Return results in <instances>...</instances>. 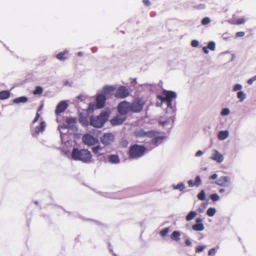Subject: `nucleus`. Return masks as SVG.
<instances>
[{
  "mask_svg": "<svg viewBox=\"0 0 256 256\" xmlns=\"http://www.w3.org/2000/svg\"><path fill=\"white\" fill-rule=\"evenodd\" d=\"M188 184L189 186L192 187L194 186V184L192 180H190L188 181Z\"/></svg>",
  "mask_w": 256,
  "mask_h": 256,
  "instance_id": "nucleus-52",
  "label": "nucleus"
},
{
  "mask_svg": "<svg viewBox=\"0 0 256 256\" xmlns=\"http://www.w3.org/2000/svg\"><path fill=\"white\" fill-rule=\"evenodd\" d=\"M210 22V19L208 17H206V18H204L202 20V24L203 25H206V24H209Z\"/></svg>",
  "mask_w": 256,
  "mask_h": 256,
  "instance_id": "nucleus-40",
  "label": "nucleus"
},
{
  "mask_svg": "<svg viewBox=\"0 0 256 256\" xmlns=\"http://www.w3.org/2000/svg\"><path fill=\"white\" fill-rule=\"evenodd\" d=\"M148 133L149 131L144 132L142 129H139L134 131V134L135 137L138 138H143L145 136H147L148 138Z\"/></svg>",
  "mask_w": 256,
  "mask_h": 256,
  "instance_id": "nucleus-17",
  "label": "nucleus"
},
{
  "mask_svg": "<svg viewBox=\"0 0 256 256\" xmlns=\"http://www.w3.org/2000/svg\"><path fill=\"white\" fill-rule=\"evenodd\" d=\"M214 252H215V249L214 248H211L208 251V255L210 256V255H212V254H214Z\"/></svg>",
  "mask_w": 256,
  "mask_h": 256,
  "instance_id": "nucleus-51",
  "label": "nucleus"
},
{
  "mask_svg": "<svg viewBox=\"0 0 256 256\" xmlns=\"http://www.w3.org/2000/svg\"><path fill=\"white\" fill-rule=\"evenodd\" d=\"M205 192L204 190H202L197 196L198 198L201 200H203L205 199Z\"/></svg>",
  "mask_w": 256,
  "mask_h": 256,
  "instance_id": "nucleus-33",
  "label": "nucleus"
},
{
  "mask_svg": "<svg viewBox=\"0 0 256 256\" xmlns=\"http://www.w3.org/2000/svg\"><path fill=\"white\" fill-rule=\"evenodd\" d=\"M96 107L98 108H103L105 104L106 98L104 94L98 95L96 98Z\"/></svg>",
  "mask_w": 256,
  "mask_h": 256,
  "instance_id": "nucleus-15",
  "label": "nucleus"
},
{
  "mask_svg": "<svg viewBox=\"0 0 256 256\" xmlns=\"http://www.w3.org/2000/svg\"><path fill=\"white\" fill-rule=\"evenodd\" d=\"M244 32H239L236 33V37H242L244 36Z\"/></svg>",
  "mask_w": 256,
  "mask_h": 256,
  "instance_id": "nucleus-47",
  "label": "nucleus"
},
{
  "mask_svg": "<svg viewBox=\"0 0 256 256\" xmlns=\"http://www.w3.org/2000/svg\"><path fill=\"white\" fill-rule=\"evenodd\" d=\"M118 110L120 114L126 116L128 112H130V102L126 101L120 102L118 106Z\"/></svg>",
  "mask_w": 256,
  "mask_h": 256,
  "instance_id": "nucleus-8",
  "label": "nucleus"
},
{
  "mask_svg": "<svg viewBox=\"0 0 256 256\" xmlns=\"http://www.w3.org/2000/svg\"><path fill=\"white\" fill-rule=\"evenodd\" d=\"M174 189H178L182 191L185 188V186L182 182L178 184L176 186H174Z\"/></svg>",
  "mask_w": 256,
  "mask_h": 256,
  "instance_id": "nucleus-31",
  "label": "nucleus"
},
{
  "mask_svg": "<svg viewBox=\"0 0 256 256\" xmlns=\"http://www.w3.org/2000/svg\"><path fill=\"white\" fill-rule=\"evenodd\" d=\"M10 96V92L8 90H2L0 92V100H4Z\"/></svg>",
  "mask_w": 256,
  "mask_h": 256,
  "instance_id": "nucleus-25",
  "label": "nucleus"
},
{
  "mask_svg": "<svg viewBox=\"0 0 256 256\" xmlns=\"http://www.w3.org/2000/svg\"><path fill=\"white\" fill-rule=\"evenodd\" d=\"M216 213V209H208L206 212L207 214L210 216H212Z\"/></svg>",
  "mask_w": 256,
  "mask_h": 256,
  "instance_id": "nucleus-38",
  "label": "nucleus"
},
{
  "mask_svg": "<svg viewBox=\"0 0 256 256\" xmlns=\"http://www.w3.org/2000/svg\"><path fill=\"white\" fill-rule=\"evenodd\" d=\"M191 46L193 47H196L198 46V42L197 40H192L191 42Z\"/></svg>",
  "mask_w": 256,
  "mask_h": 256,
  "instance_id": "nucleus-46",
  "label": "nucleus"
},
{
  "mask_svg": "<svg viewBox=\"0 0 256 256\" xmlns=\"http://www.w3.org/2000/svg\"><path fill=\"white\" fill-rule=\"evenodd\" d=\"M185 244H186V246H190L191 245V242L190 240L188 239H187L186 240V242H185Z\"/></svg>",
  "mask_w": 256,
  "mask_h": 256,
  "instance_id": "nucleus-53",
  "label": "nucleus"
},
{
  "mask_svg": "<svg viewBox=\"0 0 256 256\" xmlns=\"http://www.w3.org/2000/svg\"><path fill=\"white\" fill-rule=\"evenodd\" d=\"M220 186H228L230 184V178L227 176H221L216 182Z\"/></svg>",
  "mask_w": 256,
  "mask_h": 256,
  "instance_id": "nucleus-13",
  "label": "nucleus"
},
{
  "mask_svg": "<svg viewBox=\"0 0 256 256\" xmlns=\"http://www.w3.org/2000/svg\"><path fill=\"white\" fill-rule=\"evenodd\" d=\"M216 44L214 42H210L208 44V48L212 50H214L215 49Z\"/></svg>",
  "mask_w": 256,
  "mask_h": 256,
  "instance_id": "nucleus-35",
  "label": "nucleus"
},
{
  "mask_svg": "<svg viewBox=\"0 0 256 256\" xmlns=\"http://www.w3.org/2000/svg\"><path fill=\"white\" fill-rule=\"evenodd\" d=\"M120 146L124 148H126L128 144V142L126 140H122L120 142Z\"/></svg>",
  "mask_w": 256,
  "mask_h": 256,
  "instance_id": "nucleus-41",
  "label": "nucleus"
},
{
  "mask_svg": "<svg viewBox=\"0 0 256 256\" xmlns=\"http://www.w3.org/2000/svg\"><path fill=\"white\" fill-rule=\"evenodd\" d=\"M108 162L112 164H118L120 162V160L118 155L110 154L108 156Z\"/></svg>",
  "mask_w": 256,
  "mask_h": 256,
  "instance_id": "nucleus-23",
  "label": "nucleus"
},
{
  "mask_svg": "<svg viewBox=\"0 0 256 256\" xmlns=\"http://www.w3.org/2000/svg\"><path fill=\"white\" fill-rule=\"evenodd\" d=\"M180 233L178 231H174L170 236L172 240L179 241L180 240Z\"/></svg>",
  "mask_w": 256,
  "mask_h": 256,
  "instance_id": "nucleus-26",
  "label": "nucleus"
},
{
  "mask_svg": "<svg viewBox=\"0 0 256 256\" xmlns=\"http://www.w3.org/2000/svg\"><path fill=\"white\" fill-rule=\"evenodd\" d=\"M245 19L244 18H240L236 20V24H240L244 23Z\"/></svg>",
  "mask_w": 256,
  "mask_h": 256,
  "instance_id": "nucleus-45",
  "label": "nucleus"
},
{
  "mask_svg": "<svg viewBox=\"0 0 256 256\" xmlns=\"http://www.w3.org/2000/svg\"><path fill=\"white\" fill-rule=\"evenodd\" d=\"M80 122L82 123L84 126H88V122L86 120V117H83L80 119Z\"/></svg>",
  "mask_w": 256,
  "mask_h": 256,
  "instance_id": "nucleus-37",
  "label": "nucleus"
},
{
  "mask_svg": "<svg viewBox=\"0 0 256 256\" xmlns=\"http://www.w3.org/2000/svg\"><path fill=\"white\" fill-rule=\"evenodd\" d=\"M169 231L170 228H166L160 232V234L162 236L164 237L166 236Z\"/></svg>",
  "mask_w": 256,
  "mask_h": 256,
  "instance_id": "nucleus-32",
  "label": "nucleus"
},
{
  "mask_svg": "<svg viewBox=\"0 0 256 256\" xmlns=\"http://www.w3.org/2000/svg\"><path fill=\"white\" fill-rule=\"evenodd\" d=\"M202 220L201 218H197L196 222L197 224H194L192 226V228L196 231H202L204 230V226L201 223Z\"/></svg>",
  "mask_w": 256,
  "mask_h": 256,
  "instance_id": "nucleus-18",
  "label": "nucleus"
},
{
  "mask_svg": "<svg viewBox=\"0 0 256 256\" xmlns=\"http://www.w3.org/2000/svg\"><path fill=\"white\" fill-rule=\"evenodd\" d=\"M158 99L160 100V106L162 104L166 102L168 108H172V101L173 99H176V94L175 92L171 90H163L160 95L156 96Z\"/></svg>",
  "mask_w": 256,
  "mask_h": 256,
  "instance_id": "nucleus-2",
  "label": "nucleus"
},
{
  "mask_svg": "<svg viewBox=\"0 0 256 256\" xmlns=\"http://www.w3.org/2000/svg\"><path fill=\"white\" fill-rule=\"evenodd\" d=\"M66 122L70 127H72L76 122V118H75L68 117L66 118Z\"/></svg>",
  "mask_w": 256,
  "mask_h": 256,
  "instance_id": "nucleus-24",
  "label": "nucleus"
},
{
  "mask_svg": "<svg viewBox=\"0 0 256 256\" xmlns=\"http://www.w3.org/2000/svg\"><path fill=\"white\" fill-rule=\"evenodd\" d=\"M254 81V80L252 78H251L249 79L248 80L247 82L248 84H252Z\"/></svg>",
  "mask_w": 256,
  "mask_h": 256,
  "instance_id": "nucleus-55",
  "label": "nucleus"
},
{
  "mask_svg": "<svg viewBox=\"0 0 256 256\" xmlns=\"http://www.w3.org/2000/svg\"><path fill=\"white\" fill-rule=\"evenodd\" d=\"M72 158L75 160L89 163L92 161V155L88 150L74 148L72 152Z\"/></svg>",
  "mask_w": 256,
  "mask_h": 256,
  "instance_id": "nucleus-1",
  "label": "nucleus"
},
{
  "mask_svg": "<svg viewBox=\"0 0 256 256\" xmlns=\"http://www.w3.org/2000/svg\"><path fill=\"white\" fill-rule=\"evenodd\" d=\"M130 94L128 88L124 86H121L117 90L114 96L116 98H122L129 96Z\"/></svg>",
  "mask_w": 256,
  "mask_h": 256,
  "instance_id": "nucleus-7",
  "label": "nucleus"
},
{
  "mask_svg": "<svg viewBox=\"0 0 256 256\" xmlns=\"http://www.w3.org/2000/svg\"><path fill=\"white\" fill-rule=\"evenodd\" d=\"M210 198L214 202L219 200V196L216 194H210Z\"/></svg>",
  "mask_w": 256,
  "mask_h": 256,
  "instance_id": "nucleus-39",
  "label": "nucleus"
},
{
  "mask_svg": "<svg viewBox=\"0 0 256 256\" xmlns=\"http://www.w3.org/2000/svg\"><path fill=\"white\" fill-rule=\"evenodd\" d=\"M42 106H41L38 108V112H36V114L35 118H34L33 120V122H32L33 124H34L35 122H36L38 120V118H40V114L38 113V112L40 110L42 109Z\"/></svg>",
  "mask_w": 256,
  "mask_h": 256,
  "instance_id": "nucleus-34",
  "label": "nucleus"
},
{
  "mask_svg": "<svg viewBox=\"0 0 256 256\" xmlns=\"http://www.w3.org/2000/svg\"><path fill=\"white\" fill-rule=\"evenodd\" d=\"M230 112L228 108H224L222 110L220 114L222 116H226L230 114Z\"/></svg>",
  "mask_w": 256,
  "mask_h": 256,
  "instance_id": "nucleus-42",
  "label": "nucleus"
},
{
  "mask_svg": "<svg viewBox=\"0 0 256 256\" xmlns=\"http://www.w3.org/2000/svg\"><path fill=\"white\" fill-rule=\"evenodd\" d=\"M202 154H203V152L202 151L198 150L196 154V156H200L202 155Z\"/></svg>",
  "mask_w": 256,
  "mask_h": 256,
  "instance_id": "nucleus-54",
  "label": "nucleus"
},
{
  "mask_svg": "<svg viewBox=\"0 0 256 256\" xmlns=\"http://www.w3.org/2000/svg\"><path fill=\"white\" fill-rule=\"evenodd\" d=\"M108 115L106 112H102L96 116L90 118V124L96 128L102 127L107 120Z\"/></svg>",
  "mask_w": 256,
  "mask_h": 256,
  "instance_id": "nucleus-4",
  "label": "nucleus"
},
{
  "mask_svg": "<svg viewBox=\"0 0 256 256\" xmlns=\"http://www.w3.org/2000/svg\"><path fill=\"white\" fill-rule=\"evenodd\" d=\"M68 51L67 50H65L63 52H60L56 55V58L57 59L60 60H64L67 59V55L68 54Z\"/></svg>",
  "mask_w": 256,
  "mask_h": 256,
  "instance_id": "nucleus-20",
  "label": "nucleus"
},
{
  "mask_svg": "<svg viewBox=\"0 0 256 256\" xmlns=\"http://www.w3.org/2000/svg\"><path fill=\"white\" fill-rule=\"evenodd\" d=\"M148 138H152V142L155 146H158L162 141L164 138V136H160V132L157 131H149Z\"/></svg>",
  "mask_w": 256,
  "mask_h": 256,
  "instance_id": "nucleus-5",
  "label": "nucleus"
},
{
  "mask_svg": "<svg viewBox=\"0 0 256 256\" xmlns=\"http://www.w3.org/2000/svg\"><path fill=\"white\" fill-rule=\"evenodd\" d=\"M237 97L242 102L245 98L246 96L243 92L239 91L237 93Z\"/></svg>",
  "mask_w": 256,
  "mask_h": 256,
  "instance_id": "nucleus-30",
  "label": "nucleus"
},
{
  "mask_svg": "<svg viewBox=\"0 0 256 256\" xmlns=\"http://www.w3.org/2000/svg\"><path fill=\"white\" fill-rule=\"evenodd\" d=\"M116 90V88L113 86H106L102 88V92L104 94H110Z\"/></svg>",
  "mask_w": 256,
  "mask_h": 256,
  "instance_id": "nucleus-19",
  "label": "nucleus"
},
{
  "mask_svg": "<svg viewBox=\"0 0 256 256\" xmlns=\"http://www.w3.org/2000/svg\"><path fill=\"white\" fill-rule=\"evenodd\" d=\"M218 178V175L216 174H212L210 177V179H211V180H216V179Z\"/></svg>",
  "mask_w": 256,
  "mask_h": 256,
  "instance_id": "nucleus-50",
  "label": "nucleus"
},
{
  "mask_svg": "<svg viewBox=\"0 0 256 256\" xmlns=\"http://www.w3.org/2000/svg\"><path fill=\"white\" fill-rule=\"evenodd\" d=\"M126 116L119 113L116 116L110 120L112 125L116 126L122 124L126 119Z\"/></svg>",
  "mask_w": 256,
  "mask_h": 256,
  "instance_id": "nucleus-12",
  "label": "nucleus"
},
{
  "mask_svg": "<svg viewBox=\"0 0 256 256\" xmlns=\"http://www.w3.org/2000/svg\"><path fill=\"white\" fill-rule=\"evenodd\" d=\"M70 126H68V125L67 124H62V125H61L60 126V128L63 129V130L67 129Z\"/></svg>",
  "mask_w": 256,
  "mask_h": 256,
  "instance_id": "nucleus-49",
  "label": "nucleus"
},
{
  "mask_svg": "<svg viewBox=\"0 0 256 256\" xmlns=\"http://www.w3.org/2000/svg\"><path fill=\"white\" fill-rule=\"evenodd\" d=\"M142 2L146 6H149L150 4L149 0H142Z\"/></svg>",
  "mask_w": 256,
  "mask_h": 256,
  "instance_id": "nucleus-48",
  "label": "nucleus"
},
{
  "mask_svg": "<svg viewBox=\"0 0 256 256\" xmlns=\"http://www.w3.org/2000/svg\"><path fill=\"white\" fill-rule=\"evenodd\" d=\"M242 88V86L240 84H236L233 87L232 90L233 91H237L240 90Z\"/></svg>",
  "mask_w": 256,
  "mask_h": 256,
  "instance_id": "nucleus-43",
  "label": "nucleus"
},
{
  "mask_svg": "<svg viewBox=\"0 0 256 256\" xmlns=\"http://www.w3.org/2000/svg\"><path fill=\"white\" fill-rule=\"evenodd\" d=\"M196 212L194 211H191L186 216V220L187 221H190L192 220L196 216Z\"/></svg>",
  "mask_w": 256,
  "mask_h": 256,
  "instance_id": "nucleus-29",
  "label": "nucleus"
},
{
  "mask_svg": "<svg viewBox=\"0 0 256 256\" xmlns=\"http://www.w3.org/2000/svg\"><path fill=\"white\" fill-rule=\"evenodd\" d=\"M46 124L44 122L42 121L40 122V126H37L34 128V132L36 134H39L40 132H42L45 128Z\"/></svg>",
  "mask_w": 256,
  "mask_h": 256,
  "instance_id": "nucleus-22",
  "label": "nucleus"
},
{
  "mask_svg": "<svg viewBox=\"0 0 256 256\" xmlns=\"http://www.w3.org/2000/svg\"><path fill=\"white\" fill-rule=\"evenodd\" d=\"M78 56H82V52H78Z\"/></svg>",
  "mask_w": 256,
  "mask_h": 256,
  "instance_id": "nucleus-58",
  "label": "nucleus"
},
{
  "mask_svg": "<svg viewBox=\"0 0 256 256\" xmlns=\"http://www.w3.org/2000/svg\"><path fill=\"white\" fill-rule=\"evenodd\" d=\"M206 246H199L196 248V252H200L204 250Z\"/></svg>",
  "mask_w": 256,
  "mask_h": 256,
  "instance_id": "nucleus-44",
  "label": "nucleus"
},
{
  "mask_svg": "<svg viewBox=\"0 0 256 256\" xmlns=\"http://www.w3.org/2000/svg\"><path fill=\"white\" fill-rule=\"evenodd\" d=\"M43 92V88L40 86H37L35 88V90L33 91L32 94L34 95L40 94Z\"/></svg>",
  "mask_w": 256,
  "mask_h": 256,
  "instance_id": "nucleus-28",
  "label": "nucleus"
},
{
  "mask_svg": "<svg viewBox=\"0 0 256 256\" xmlns=\"http://www.w3.org/2000/svg\"><path fill=\"white\" fill-rule=\"evenodd\" d=\"M146 150L147 148L144 146L134 144L130 147L128 152L129 157L134 159L138 158L142 156Z\"/></svg>",
  "mask_w": 256,
  "mask_h": 256,
  "instance_id": "nucleus-3",
  "label": "nucleus"
},
{
  "mask_svg": "<svg viewBox=\"0 0 256 256\" xmlns=\"http://www.w3.org/2000/svg\"><path fill=\"white\" fill-rule=\"evenodd\" d=\"M211 158L218 162H221L224 160V157L217 150H214V153L211 156Z\"/></svg>",
  "mask_w": 256,
  "mask_h": 256,
  "instance_id": "nucleus-16",
  "label": "nucleus"
},
{
  "mask_svg": "<svg viewBox=\"0 0 256 256\" xmlns=\"http://www.w3.org/2000/svg\"><path fill=\"white\" fill-rule=\"evenodd\" d=\"M28 101V98L26 96H22L14 98L12 100L14 104H18L20 103H25Z\"/></svg>",
  "mask_w": 256,
  "mask_h": 256,
  "instance_id": "nucleus-21",
  "label": "nucleus"
},
{
  "mask_svg": "<svg viewBox=\"0 0 256 256\" xmlns=\"http://www.w3.org/2000/svg\"><path fill=\"white\" fill-rule=\"evenodd\" d=\"M225 192V190H224V188H220V189L219 190V192H220V193H223V192Z\"/></svg>",
  "mask_w": 256,
  "mask_h": 256,
  "instance_id": "nucleus-57",
  "label": "nucleus"
},
{
  "mask_svg": "<svg viewBox=\"0 0 256 256\" xmlns=\"http://www.w3.org/2000/svg\"><path fill=\"white\" fill-rule=\"evenodd\" d=\"M144 104V102L141 100L138 99L130 103V112H140Z\"/></svg>",
  "mask_w": 256,
  "mask_h": 256,
  "instance_id": "nucleus-6",
  "label": "nucleus"
},
{
  "mask_svg": "<svg viewBox=\"0 0 256 256\" xmlns=\"http://www.w3.org/2000/svg\"><path fill=\"white\" fill-rule=\"evenodd\" d=\"M82 142L88 146H94L98 143V140L93 136L89 134H86L82 138Z\"/></svg>",
  "mask_w": 256,
  "mask_h": 256,
  "instance_id": "nucleus-11",
  "label": "nucleus"
},
{
  "mask_svg": "<svg viewBox=\"0 0 256 256\" xmlns=\"http://www.w3.org/2000/svg\"><path fill=\"white\" fill-rule=\"evenodd\" d=\"M92 151L94 154L98 158H104L107 152L104 147L100 145L93 147Z\"/></svg>",
  "mask_w": 256,
  "mask_h": 256,
  "instance_id": "nucleus-9",
  "label": "nucleus"
},
{
  "mask_svg": "<svg viewBox=\"0 0 256 256\" xmlns=\"http://www.w3.org/2000/svg\"><path fill=\"white\" fill-rule=\"evenodd\" d=\"M228 136V131H220L218 134V138L220 140H224Z\"/></svg>",
  "mask_w": 256,
  "mask_h": 256,
  "instance_id": "nucleus-27",
  "label": "nucleus"
},
{
  "mask_svg": "<svg viewBox=\"0 0 256 256\" xmlns=\"http://www.w3.org/2000/svg\"><path fill=\"white\" fill-rule=\"evenodd\" d=\"M253 79L256 80V75L252 77Z\"/></svg>",
  "mask_w": 256,
  "mask_h": 256,
  "instance_id": "nucleus-59",
  "label": "nucleus"
},
{
  "mask_svg": "<svg viewBox=\"0 0 256 256\" xmlns=\"http://www.w3.org/2000/svg\"><path fill=\"white\" fill-rule=\"evenodd\" d=\"M68 105L66 102L62 101L60 102L55 110V114L56 115H59L60 114L64 112L67 108Z\"/></svg>",
  "mask_w": 256,
  "mask_h": 256,
  "instance_id": "nucleus-14",
  "label": "nucleus"
},
{
  "mask_svg": "<svg viewBox=\"0 0 256 256\" xmlns=\"http://www.w3.org/2000/svg\"><path fill=\"white\" fill-rule=\"evenodd\" d=\"M208 47H204L203 48V50H204V52L205 54H208Z\"/></svg>",
  "mask_w": 256,
  "mask_h": 256,
  "instance_id": "nucleus-56",
  "label": "nucleus"
},
{
  "mask_svg": "<svg viewBox=\"0 0 256 256\" xmlns=\"http://www.w3.org/2000/svg\"><path fill=\"white\" fill-rule=\"evenodd\" d=\"M114 140V136L112 134L105 133L100 138V142L104 146L111 144Z\"/></svg>",
  "mask_w": 256,
  "mask_h": 256,
  "instance_id": "nucleus-10",
  "label": "nucleus"
},
{
  "mask_svg": "<svg viewBox=\"0 0 256 256\" xmlns=\"http://www.w3.org/2000/svg\"><path fill=\"white\" fill-rule=\"evenodd\" d=\"M201 182L202 181L200 176H198L196 177L194 182V186H198L201 184Z\"/></svg>",
  "mask_w": 256,
  "mask_h": 256,
  "instance_id": "nucleus-36",
  "label": "nucleus"
}]
</instances>
